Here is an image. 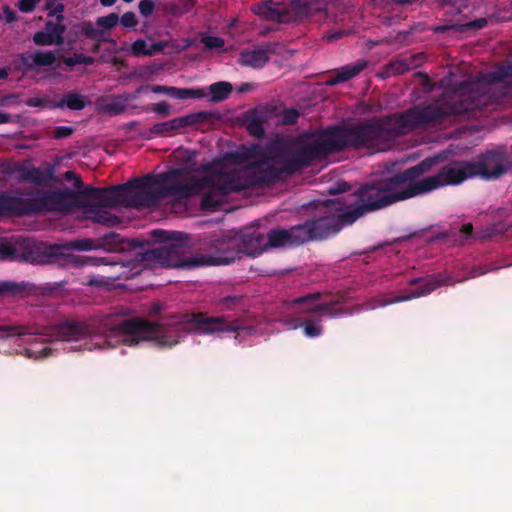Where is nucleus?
<instances>
[{
	"instance_id": "obj_54",
	"label": "nucleus",
	"mask_w": 512,
	"mask_h": 512,
	"mask_svg": "<svg viewBox=\"0 0 512 512\" xmlns=\"http://www.w3.org/2000/svg\"><path fill=\"white\" fill-rule=\"evenodd\" d=\"M107 109L112 114L118 115L125 109V105L121 102H112L107 105Z\"/></svg>"
},
{
	"instance_id": "obj_21",
	"label": "nucleus",
	"mask_w": 512,
	"mask_h": 512,
	"mask_svg": "<svg viewBox=\"0 0 512 512\" xmlns=\"http://www.w3.org/2000/svg\"><path fill=\"white\" fill-rule=\"evenodd\" d=\"M423 61L421 54H414L391 61L386 66L387 75H401L418 67Z\"/></svg>"
},
{
	"instance_id": "obj_30",
	"label": "nucleus",
	"mask_w": 512,
	"mask_h": 512,
	"mask_svg": "<svg viewBox=\"0 0 512 512\" xmlns=\"http://www.w3.org/2000/svg\"><path fill=\"white\" fill-rule=\"evenodd\" d=\"M87 105V101L83 95L78 93H66L61 101L56 105L58 108L67 107L70 110H82Z\"/></svg>"
},
{
	"instance_id": "obj_23",
	"label": "nucleus",
	"mask_w": 512,
	"mask_h": 512,
	"mask_svg": "<svg viewBox=\"0 0 512 512\" xmlns=\"http://www.w3.org/2000/svg\"><path fill=\"white\" fill-rule=\"evenodd\" d=\"M180 129H183L182 119L181 117H176L166 122L154 124L150 128V132L155 136L169 137Z\"/></svg>"
},
{
	"instance_id": "obj_11",
	"label": "nucleus",
	"mask_w": 512,
	"mask_h": 512,
	"mask_svg": "<svg viewBox=\"0 0 512 512\" xmlns=\"http://www.w3.org/2000/svg\"><path fill=\"white\" fill-rule=\"evenodd\" d=\"M472 162L475 177L484 180H493L501 177L512 166V159L505 151L489 150L480 154L475 161Z\"/></svg>"
},
{
	"instance_id": "obj_26",
	"label": "nucleus",
	"mask_w": 512,
	"mask_h": 512,
	"mask_svg": "<svg viewBox=\"0 0 512 512\" xmlns=\"http://www.w3.org/2000/svg\"><path fill=\"white\" fill-rule=\"evenodd\" d=\"M367 65H368L367 61L359 60L355 63L348 64V65L338 68L337 70H335V73L337 74L341 83H343V82H346V81L356 77L359 73H361L367 67Z\"/></svg>"
},
{
	"instance_id": "obj_4",
	"label": "nucleus",
	"mask_w": 512,
	"mask_h": 512,
	"mask_svg": "<svg viewBox=\"0 0 512 512\" xmlns=\"http://www.w3.org/2000/svg\"><path fill=\"white\" fill-rule=\"evenodd\" d=\"M512 82V65H501L480 75L478 81L463 82L456 89L441 95L435 102L416 105L436 111L437 116L425 122V126L445 123L452 117L472 119L486 116L499 104L492 93V85Z\"/></svg>"
},
{
	"instance_id": "obj_56",
	"label": "nucleus",
	"mask_w": 512,
	"mask_h": 512,
	"mask_svg": "<svg viewBox=\"0 0 512 512\" xmlns=\"http://www.w3.org/2000/svg\"><path fill=\"white\" fill-rule=\"evenodd\" d=\"M472 232H473V225L471 223H466L464 224L461 229H460V233L465 237V238H469L472 236Z\"/></svg>"
},
{
	"instance_id": "obj_29",
	"label": "nucleus",
	"mask_w": 512,
	"mask_h": 512,
	"mask_svg": "<svg viewBox=\"0 0 512 512\" xmlns=\"http://www.w3.org/2000/svg\"><path fill=\"white\" fill-rule=\"evenodd\" d=\"M167 95L175 99H201L206 96L204 89L169 87Z\"/></svg>"
},
{
	"instance_id": "obj_44",
	"label": "nucleus",
	"mask_w": 512,
	"mask_h": 512,
	"mask_svg": "<svg viewBox=\"0 0 512 512\" xmlns=\"http://www.w3.org/2000/svg\"><path fill=\"white\" fill-rule=\"evenodd\" d=\"M119 21L122 26L125 28H134L138 25V19L134 12L128 11L125 12L120 18Z\"/></svg>"
},
{
	"instance_id": "obj_43",
	"label": "nucleus",
	"mask_w": 512,
	"mask_h": 512,
	"mask_svg": "<svg viewBox=\"0 0 512 512\" xmlns=\"http://www.w3.org/2000/svg\"><path fill=\"white\" fill-rule=\"evenodd\" d=\"M202 43L207 49H220L224 46L225 42L222 38L217 36H204L201 39Z\"/></svg>"
},
{
	"instance_id": "obj_51",
	"label": "nucleus",
	"mask_w": 512,
	"mask_h": 512,
	"mask_svg": "<svg viewBox=\"0 0 512 512\" xmlns=\"http://www.w3.org/2000/svg\"><path fill=\"white\" fill-rule=\"evenodd\" d=\"M65 10V6L63 3H58L51 10H48V16H56V20L61 22L64 20L63 12Z\"/></svg>"
},
{
	"instance_id": "obj_61",
	"label": "nucleus",
	"mask_w": 512,
	"mask_h": 512,
	"mask_svg": "<svg viewBox=\"0 0 512 512\" xmlns=\"http://www.w3.org/2000/svg\"><path fill=\"white\" fill-rule=\"evenodd\" d=\"M27 104L31 107L42 106L43 100L41 98H31L27 101Z\"/></svg>"
},
{
	"instance_id": "obj_1",
	"label": "nucleus",
	"mask_w": 512,
	"mask_h": 512,
	"mask_svg": "<svg viewBox=\"0 0 512 512\" xmlns=\"http://www.w3.org/2000/svg\"><path fill=\"white\" fill-rule=\"evenodd\" d=\"M221 168V162L213 160L201 166V171L205 173L202 177L190 175L186 168H170L158 175L134 178L124 184L106 188L92 187L99 192L87 196L86 204L77 205L76 208H84L93 215L94 222L108 227L119 224L120 219L102 208L150 205L162 198L180 201L202 194L201 208L215 210L222 204L224 197L246 190L254 184L247 172L222 173Z\"/></svg>"
},
{
	"instance_id": "obj_41",
	"label": "nucleus",
	"mask_w": 512,
	"mask_h": 512,
	"mask_svg": "<svg viewBox=\"0 0 512 512\" xmlns=\"http://www.w3.org/2000/svg\"><path fill=\"white\" fill-rule=\"evenodd\" d=\"M304 334L309 338L318 337L321 335L323 328L314 323L313 320H305L302 325Z\"/></svg>"
},
{
	"instance_id": "obj_38",
	"label": "nucleus",
	"mask_w": 512,
	"mask_h": 512,
	"mask_svg": "<svg viewBox=\"0 0 512 512\" xmlns=\"http://www.w3.org/2000/svg\"><path fill=\"white\" fill-rule=\"evenodd\" d=\"M322 298L320 292L309 293L300 297H297L291 301V305H304L305 310L314 304H319L318 301Z\"/></svg>"
},
{
	"instance_id": "obj_48",
	"label": "nucleus",
	"mask_w": 512,
	"mask_h": 512,
	"mask_svg": "<svg viewBox=\"0 0 512 512\" xmlns=\"http://www.w3.org/2000/svg\"><path fill=\"white\" fill-rule=\"evenodd\" d=\"M225 158L233 164H243L248 159V153L246 151L229 152L226 154Z\"/></svg>"
},
{
	"instance_id": "obj_62",
	"label": "nucleus",
	"mask_w": 512,
	"mask_h": 512,
	"mask_svg": "<svg viewBox=\"0 0 512 512\" xmlns=\"http://www.w3.org/2000/svg\"><path fill=\"white\" fill-rule=\"evenodd\" d=\"M339 83H341V81L335 72H334V75H332L329 79L326 80V84L329 86H334Z\"/></svg>"
},
{
	"instance_id": "obj_19",
	"label": "nucleus",
	"mask_w": 512,
	"mask_h": 512,
	"mask_svg": "<svg viewBox=\"0 0 512 512\" xmlns=\"http://www.w3.org/2000/svg\"><path fill=\"white\" fill-rule=\"evenodd\" d=\"M275 53L272 44L261 46L254 50H244L240 53L239 63L254 69L263 68L270 60V55Z\"/></svg>"
},
{
	"instance_id": "obj_24",
	"label": "nucleus",
	"mask_w": 512,
	"mask_h": 512,
	"mask_svg": "<svg viewBox=\"0 0 512 512\" xmlns=\"http://www.w3.org/2000/svg\"><path fill=\"white\" fill-rule=\"evenodd\" d=\"M80 32L87 38L95 42H106L116 44L113 38L106 37L105 31L96 28L91 21H84L80 24Z\"/></svg>"
},
{
	"instance_id": "obj_32",
	"label": "nucleus",
	"mask_w": 512,
	"mask_h": 512,
	"mask_svg": "<svg viewBox=\"0 0 512 512\" xmlns=\"http://www.w3.org/2000/svg\"><path fill=\"white\" fill-rule=\"evenodd\" d=\"M27 283L15 281H0V297H16L25 293Z\"/></svg>"
},
{
	"instance_id": "obj_52",
	"label": "nucleus",
	"mask_w": 512,
	"mask_h": 512,
	"mask_svg": "<svg viewBox=\"0 0 512 512\" xmlns=\"http://www.w3.org/2000/svg\"><path fill=\"white\" fill-rule=\"evenodd\" d=\"M63 63L70 68L81 64V53H76L71 57H64Z\"/></svg>"
},
{
	"instance_id": "obj_59",
	"label": "nucleus",
	"mask_w": 512,
	"mask_h": 512,
	"mask_svg": "<svg viewBox=\"0 0 512 512\" xmlns=\"http://www.w3.org/2000/svg\"><path fill=\"white\" fill-rule=\"evenodd\" d=\"M95 62L94 58L81 53V64L93 65Z\"/></svg>"
},
{
	"instance_id": "obj_17",
	"label": "nucleus",
	"mask_w": 512,
	"mask_h": 512,
	"mask_svg": "<svg viewBox=\"0 0 512 512\" xmlns=\"http://www.w3.org/2000/svg\"><path fill=\"white\" fill-rule=\"evenodd\" d=\"M453 284L451 282V278L449 276H445L442 274H433L429 277L424 278L423 285L420 286L417 290H415L412 294L400 295L396 296L393 299L385 301L382 306L398 303L402 301H408L413 298L421 297L430 294L438 287L442 285H450Z\"/></svg>"
},
{
	"instance_id": "obj_33",
	"label": "nucleus",
	"mask_w": 512,
	"mask_h": 512,
	"mask_svg": "<svg viewBox=\"0 0 512 512\" xmlns=\"http://www.w3.org/2000/svg\"><path fill=\"white\" fill-rule=\"evenodd\" d=\"M242 295H228L217 300L216 306L221 312L233 311L243 306Z\"/></svg>"
},
{
	"instance_id": "obj_31",
	"label": "nucleus",
	"mask_w": 512,
	"mask_h": 512,
	"mask_svg": "<svg viewBox=\"0 0 512 512\" xmlns=\"http://www.w3.org/2000/svg\"><path fill=\"white\" fill-rule=\"evenodd\" d=\"M307 313H316V312H324L327 315L331 317H336L339 315L344 314V309L340 307V302L338 300L336 301H330L326 303H320V304H314L311 307H308L306 309Z\"/></svg>"
},
{
	"instance_id": "obj_7",
	"label": "nucleus",
	"mask_w": 512,
	"mask_h": 512,
	"mask_svg": "<svg viewBox=\"0 0 512 512\" xmlns=\"http://www.w3.org/2000/svg\"><path fill=\"white\" fill-rule=\"evenodd\" d=\"M436 162L437 158L428 157L412 167L382 178L393 204L429 193L432 182L422 176L428 173Z\"/></svg>"
},
{
	"instance_id": "obj_64",
	"label": "nucleus",
	"mask_w": 512,
	"mask_h": 512,
	"mask_svg": "<svg viewBox=\"0 0 512 512\" xmlns=\"http://www.w3.org/2000/svg\"><path fill=\"white\" fill-rule=\"evenodd\" d=\"M73 181H74V186L77 189V191H82L84 189L83 188V181H82L80 176L77 175L76 178Z\"/></svg>"
},
{
	"instance_id": "obj_2",
	"label": "nucleus",
	"mask_w": 512,
	"mask_h": 512,
	"mask_svg": "<svg viewBox=\"0 0 512 512\" xmlns=\"http://www.w3.org/2000/svg\"><path fill=\"white\" fill-rule=\"evenodd\" d=\"M252 330L244 327L239 319L226 316H208L202 312L173 314L161 322H150L134 317L108 314L88 321H64L54 328V335L61 342H79L84 346L72 349H106L119 344L136 346L142 341H155L160 347L177 345L188 333L211 335L215 333H238Z\"/></svg>"
},
{
	"instance_id": "obj_28",
	"label": "nucleus",
	"mask_w": 512,
	"mask_h": 512,
	"mask_svg": "<svg viewBox=\"0 0 512 512\" xmlns=\"http://www.w3.org/2000/svg\"><path fill=\"white\" fill-rule=\"evenodd\" d=\"M232 85L229 82L220 81L209 86L210 101L219 103L226 100L232 92Z\"/></svg>"
},
{
	"instance_id": "obj_34",
	"label": "nucleus",
	"mask_w": 512,
	"mask_h": 512,
	"mask_svg": "<svg viewBox=\"0 0 512 512\" xmlns=\"http://www.w3.org/2000/svg\"><path fill=\"white\" fill-rule=\"evenodd\" d=\"M35 334L31 328L27 326H16V325H0V339H9L11 337L25 336Z\"/></svg>"
},
{
	"instance_id": "obj_14",
	"label": "nucleus",
	"mask_w": 512,
	"mask_h": 512,
	"mask_svg": "<svg viewBox=\"0 0 512 512\" xmlns=\"http://www.w3.org/2000/svg\"><path fill=\"white\" fill-rule=\"evenodd\" d=\"M259 170V180L266 183H274L285 175L293 174L288 170V162L278 157V145L273 147L269 156L260 163Z\"/></svg>"
},
{
	"instance_id": "obj_27",
	"label": "nucleus",
	"mask_w": 512,
	"mask_h": 512,
	"mask_svg": "<svg viewBox=\"0 0 512 512\" xmlns=\"http://www.w3.org/2000/svg\"><path fill=\"white\" fill-rule=\"evenodd\" d=\"M162 50L163 45L161 43H154L151 46H148L146 41L143 39H137L130 46V52L135 57L152 56Z\"/></svg>"
},
{
	"instance_id": "obj_42",
	"label": "nucleus",
	"mask_w": 512,
	"mask_h": 512,
	"mask_svg": "<svg viewBox=\"0 0 512 512\" xmlns=\"http://www.w3.org/2000/svg\"><path fill=\"white\" fill-rule=\"evenodd\" d=\"M95 264L96 265H99V264H102V265H121V267H131V268H134L135 266V262H137L135 259L134 260H129L127 262H122V261H119V260H112L111 258H108V257H101V258H97L95 259Z\"/></svg>"
},
{
	"instance_id": "obj_15",
	"label": "nucleus",
	"mask_w": 512,
	"mask_h": 512,
	"mask_svg": "<svg viewBox=\"0 0 512 512\" xmlns=\"http://www.w3.org/2000/svg\"><path fill=\"white\" fill-rule=\"evenodd\" d=\"M56 62V54L53 51L25 52L16 56L15 68L24 72L33 71L40 67L53 66Z\"/></svg>"
},
{
	"instance_id": "obj_58",
	"label": "nucleus",
	"mask_w": 512,
	"mask_h": 512,
	"mask_svg": "<svg viewBox=\"0 0 512 512\" xmlns=\"http://www.w3.org/2000/svg\"><path fill=\"white\" fill-rule=\"evenodd\" d=\"M86 284L92 287H100L104 284V281L98 278H90L87 280Z\"/></svg>"
},
{
	"instance_id": "obj_63",
	"label": "nucleus",
	"mask_w": 512,
	"mask_h": 512,
	"mask_svg": "<svg viewBox=\"0 0 512 512\" xmlns=\"http://www.w3.org/2000/svg\"><path fill=\"white\" fill-rule=\"evenodd\" d=\"M253 87V84L251 83H242L239 87H238V92L239 93H246L248 91H250Z\"/></svg>"
},
{
	"instance_id": "obj_49",
	"label": "nucleus",
	"mask_w": 512,
	"mask_h": 512,
	"mask_svg": "<svg viewBox=\"0 0 512 512\" xmlns=\"http://www.w3.org/2000/svg\"><path fill=\"white\" fill-rule=\"evenodd\" d=\"M74 133V129L70 126H57L53 130V138L63 139L68 138Z\"/></svg>"
},
{
	"instance_id": "obj_25",
	"label": "nucleus",
	"mask_w": 512,
	"mask_h": 512,
	"mask_svg": "<svg viewBox=\"0 0 512 512\" xmlns=\"http://www.w3.org/2000/svg\"><path fill=\"white\" fill-rule=\"evenodd\" d=\"M265 118L261 111L253 110L247 118V131L254 137L261 138L265 134Z\"/></svg>"
},
{
	"instance_id": "obj_60",
	"label": "nucleus",
	"mask_w": 512,
	"mask_h": 512,
	"mask_svg": "<svg viewBox=\"0 0 512 512\" xmlns=\"http://www.w3.org/2000/svg\"><path fill=\"white\" fill-rule=\"evenodd\" d=\"M12 121V115L0 111V124L9 123Z\"/></svg>"
},
{
	"instance_id": "obj_13",
	"label": "nucleus",
	"mask_w": 512,
	"mask_h": 512,
	"mask_svg": "<svg viewBox=\"0 0 512 512\" xmlns=\"http://www.w3.org/2000/svg\"><path fill=\"white\" fill-rule=\"evenodd\" d=\"M305 243L304 233L301 224L294 225L288 229L274 228L267 233V244L269 247H299Z\"/></svg>"
},
{
	"instance_id": "obj_12",
	"label": "nucleus",
	"mask_w": 512,
	"mask_h": 512,
	"mask_svg": "<svg viewBox=\"0 0 512 512\" xmlns=\"http://www.w3.org/2000/svg\"><path fill=\"white\" fill-rule=\"evenodd\" d=\"M475 172L471 161H451L427 180L432 182L430 192L447 185H459L469 178H474Z\"/></svg>"
},
{
	"instance_id": "obj_20",
	"label": "nucleus",
	"mask_w": 512,
	"mask_h": 512,
	"mask_svg": "<svg viewBox=\"0 0 512 512\" xmlns=\"http://www.w3.org/2000/svg\"><path fill=\"white\" fill-rule=\"evenodd\" d=\"M253 11L269 21L285 23L291 20V15L288 9L282 3L272 0H265L260 4H257Z\"/></svg>"
},
{
	"instance_id": "obj_50",
	"label": "nucleus",
	"mask_w": 512,
	"mask_h": 512,
	"mask_svg": "<svg viewBox=\"0 0 512 512\" xmlns=\"http://www.w3.org/2000/svg\"><path fill=\"white\" fill-rule=\"evenodd\" d=\"M153 111L163 117L169 116L172 112L170 105L165 101L156 103L153 107Z\"/></svg>"
},
{
	"instance_id": "obj_35",
	"label": "nucleus",
	"mask_w": 512,
	"mask_h": 512,
	"mask_svg": "<svg viewBox=\"0 0 512 512\" xmlns=\"http://www.w3.org/2000/svg\"><path fill=\"white\" fill-rule=\"evenodd\" d=\"M214 117V113L209 111H199L181 116L183 128L191 127L196 124L206 123Z\"/></svg>"
},
{
	"instance_id": "obj_3",
	"label": "nucleus",
	"mask_w": 512,
	"mask_h": 512,
	"mask_svg": "<svg viewBox=\"0 0 512 512\" xmlns=\"http://www.w3.org/2000/svg\"><path fill=\"white\" fill-rule=\"evenodd\" d=\"M436 116V111L415 105L403 113L329 126L313 141L299 137L291 144L278 145V157L286 160L288 170L295 173L317 159L348 149L386 151L396 137L425 126Z\"/></svg>"
},
{
	"instance_id": "obj_5",
	"label": "nucleus",
	"mask_w": 512,
	"mask_h": 512,
	"mask_svg": "<svg viewBox=\"0 0 512 512\" xmlns=\"http://www.w3.org/2000/svg\"><path fill=\"white\" fill-rule=\"evenodd\" d=\"M99 191L92 186L84 187L82 191L69 188L59 190H41L32 198H21L0 194V214L9 216H25L41 212H68L77 205H85L87 196Z\"/></svg>"
},
{
	"instance_id": "obj_16",
	"label": "nucleus",
	"mask_w": 512,
	"mask_h": 512,
	"mask_svg": "<svg viewBox=\"0 0 512 512\" xmlns=\"http://www.w3.org/2000/svg\"><path fill=\"white\" fill-rule=\"evenodd\" d=\"M121 238L118 233L110 232L98 239H76L71 241L70 246L79 251H90L93 249H104L108 252L121 250Z\"/></svg>"
},
{
	"instance_id": "obj_10",
	"label": "nucleus",
	"mask_w": 512,
	"mask_h": 512,
	"mask_svg": "<svg viewBox=\"0 0 512 512\" xmlns=\"http://www.w3.org/2000/svg\"><path fill=\"white\" fill-rule=\"evenodd\" d=\"M339 204L338 200H328L324 215L307 219L301 224L305 243L326 239L338 233L343 226L351 224L343 218V212L338 215L332 213V210H341V207H336Z\"/></svg>"
},
{
	"instance_id": "obj_57",
	"label": "nucleus",
	"mask_w": 512,
	"mask_h": 512,
	"mask_svg": "<svg viewBox=\"0 0 512 512\" xmlns=\"http://www.w3.org/2000/svg\"><path fill=\"white\" fill-rule=\"evenodd\" d=\"M151 91L154 93H157V94H166L167 95V93L169 91V87L164 86V85H154L151 87Z\"/></svg>"
},
{
	"instance_id": "obj_18",
	"label": "nucleus",
	"mask_w": 512,
	"mask_h": 512,
	"mask_svg": "<svg viewBox=\"0 0 512 512\" xmlns=\"http://www.w3.org/2000/svg\"><path fill=\"white\" fill-rule=\"evenodd\" d=\"M63 255L60 245H35L24 255V259L32 264H51Z\"/></svg>"
},
{
	"instance_id": "obj_53",
	"label": "nucleus",
	"mask_w": 512,
	"mask_h": 512,
	"mask_svg": "<svg viewBox=\"0 0 512 512\" xmlns=\"http://www.w3.org/2000/svg\"><path fill=\"white\" fill-rule=\"evenodd\" d=\"M350 190V184L347 182H338L335 187L330 189L331 194H341Z\"/></svg>"
},
{
	"instance_id": "obj_45",
	"label": "nucleus",
	"mask_w": 512,
	"mask_h": 512,
	"mask_svg": "<svg viewBox=\"0 0 512 512\" xmlns=\"http://www.w3.org/2000/svg\"><path fill=\"white\" fill-rule=\"evenodd\" d=\"M299 118V112L296 109H285L282 114V123L284 125H294Z\"/></svg>"
},
{
	"instance_id": "obj_36",
	"label": "nucleus",
	"mask_w": 512,
	"mask_h": 512,
	"mask_svg": "<svg viewBox=\"0 0 512 512\" xmlns=\"http://www.w3.org/2000/svg\"><path fill=\"white\" fill-rule=\"evenodd\" d=\"M21 256L22 255L11 241L7 239L0 240V260L13 261Z\"/></svg>"
},
{
	"instance_id": "obj_9",
	"label": "nucleus",
	"mask_w": 512,
	"mask_h": 512,
	"mask_svg": "<svg viewBox=\"0 0 512 512\" xmlns=\"http://www.w3.org/2000/svg\"><path fill=\"white\" fill-rule=\"evenodd\" d=\"M383 179L374 180L361 185L351 196L354 198L343 212L348 223H354L364 215L393 205Z\"/></svg>"
},
{
	"instance_id": "obj_22",
	"label": "nucleus",
	"mask_w": 512,
	"mask_h": 512,
	"mask_svg": "<svg viewBox=\"0 0 512 512\" xmlns=\"http://www.w3.org/2000/svg\"><path fill=\"white\" fill-rule=\"evenodd\" d=\"M21 179L38 186L46 185L54 180V169L25 168L21 170Z\"/></svg>"
},
{
	"instance_id": "obj_40",
	"label": "nucleus",
	"mask_w": 512,
	"mask_h": 512,
	"mask_svg": "<svg viewBox=\"0 0 512 512\" xmlns=\"http://www.w3.org/2000/svg\"><path fill=\"white\" fill-rule=\"evenodd\" d=\"M119 22V16L116 13H110L107 16H101L96 19V25L103 28L102 30H110Z\"/></svg>"
},
{
	"instance_id": "obj_37",
	"label": "nucleus",
	"mask_w": 512,
	"mask_h": 512,
	"mask_svg": "<svg viewBox=\"0 0 512 512\" xmlns=\"http://www.w3.org/2000/svg\"><path fill=\"white\" fill-rule=\"evenodd\" d=\"M43 30L49 33L58 43L63 44L66 31V26L63 23L47 21Z\"/></svg>"
},
{
	"instance_id": "obj_46",
	"label": "nucleus",
	"mask_w": 512,
	"mask_h": 512,
	"mask_svg": "<svg viewBox=\"0 0 512 512\" xmlns=\"http://www.w3.org/2000/svg\"><path fill=\"white\" fill-rule=\"evenodd\" d=\"M139 12L143 17H150L155 9V3L153 0H140Z\"/></svg>"
},
{
	"instance_id": "obj_55",
	"label": "nucleus",
	"mask_w": 512,
	"mask_h": 512,
	"mask_svg": "<svg viewBox=\"0 0 512 512\" xmlns=\"http://www.w3.org/2000/svg\"><path fill=\"white\" fill-rule=\"evenodd\" d=\"M3 14L7 23H13L17 20V14L8 5L3 7Z\"/></svg>"
},
{
	"instance_id": "obj_39",
	"label": "nucleus",
	"mask_w": 512,
	"mask_h": 512,
	"mask_svg": "<svg viewBox=\"0 0 512 512\" xmlns=\"http://www.w3.org/2000/svg\"><path fill=\"white\" fill-rule=\"evenodd\" d=\"M32 40L34 44L38 46L61 45L49 33L45 32L44 30L37 31L33 35Z\"/></svg>"
},
{
	"instance_id": "obj_47",
	"label": "nucleus",
	"mask_w": 512,
	"mask_h": 512,
	"mask_svg": "<svg viewBox=\"0 0 512 512\" xmlns=\"http://www.w3.org/2000/svg\"><path fill=\"white\" fill-rule=\"evenodd\" d=\"M40 2L41 0H18L17 7L23 13H30Z\"/></svg>"
},
{
	"instance_id": "obj_8",
	"label": "nucleus",
	"mask_w": 512,
	"mask_h": 512,
	"mask_svg": "<svg viewBox=\"0 0 512 512\" xmlns=\"http://www.w3.org/2000/svg\"><path fill=\"white\" fill-rule=\"evenodd\" d=\"M246 239L223 233L213 234L199 240L200 254L193 255L192 265L199 267L229 265L245 251Z\"/></svg>"
},
{
	"instance_id": "obj_6",
	"label": "nucleus",
	"mask_w": 512,
	"mask_h": 512,
	"mask_svg": "<svg viewBox=\"0 0 512 512\" xmlns=\"http://www.w3.org/2000/svg\"><path fill=\"white\" fill-rule=\"evenodd\" d=\"M159 242V247L148 248L135 253L137 262L151 263L157 262L163 266L173 268H198V265H192V256L184 257L185 248L188 246V235L184 232L157 229L152 232Z\"/></svg>"
}]
</instances>
